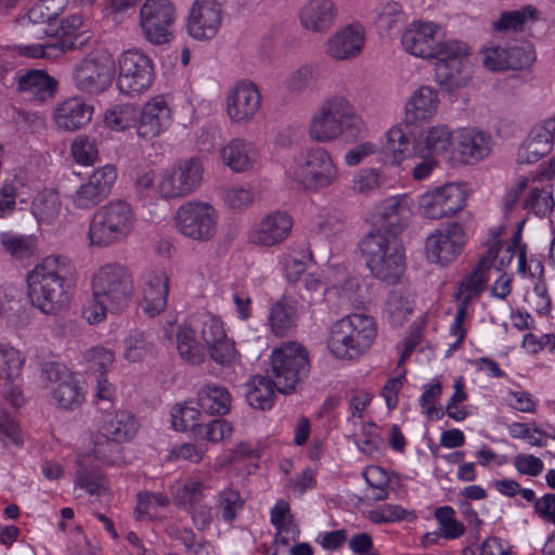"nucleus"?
Returning <instances> with one entry per match:
<instances>
[{
	"mask_svg": "<svg viewBox=\"0 0 555 555\" xmlns=\"http://www.w3.org/2000/svg\"><path fill=\"white\" fill-rule=\"evenodd\" d=\"M27 295L33 307L47 315L64 312L70 302L73 281L66 259L49 256L27 274Z\"/></svg>",
	"mask_w": 555,
	"mask_h": 555,
	"instance_id": "f257e3e1",
	"label": "nucleus"
},
{
	"mask_svg": "<svg viewBox=\"0 0 555 555\" xmlns=\"http://www.w3.org/2000/svg\"><path fill=\"white\" fill-rule=\"evenodd\" d=\"M133 281L129 270L116 262L102 266L92 278V300L82 311L89 324L102 322L107 312L124 310L131 300Z\"/></svg>",
	"mask_w": 555,
	"mask_h": 555,
	"instance_id": "f03ea898",
	"label": "nucleus"
},
{
	"mask_svg": "<svg viewBox=\"0 0 555 555\" xmlns=\"http://www.w3.org/2000/svg\"><path fill=\"white\" fill-rule=\"evenodd\" d=\"M135 214L129 203L113 199L98 208L89 221L87 238L89 245L106 248L125 242L134 231Z\"/></svg>",
	"mask_w": 555,
	"mask_h": 555,
	"instance_id": "7ed1b4c3",
	"label": "nucleus"
},
{
	"mask_svg": "<svg viewBox=\"0 0 555 555\" xmlns=\"http://www.w3.org/2000/svg\"><path fill=\"white\" fill-rule=\"evenodd\" d=\"M371 273L387 284H396L405 270L404 250L396 235L371 231L360 243Z\"/></svg>",
	"mask_w": 555,
	"mask_h": 555,
	"instance_id": "20e7f679",
	"label": "nucleus"
},
{
	"mask_svg": "<svg viewBox=\"0 0 555 555\" xmlns=\"http://www.w3.org/2000/svg\"><path fill=\"white\" fill-rule=\"evenodd\" d=\"M377 328L372 317L353 313L335 322L327 340L330 351L337 359H353L372 346Z\"/></svg>",
	"mask_w": 555,
	"mask_h": 555,
	"instance_id": "39448f33",
	"label": "nucleus"
},
{
	"mask_svg": "<svg viewBox=\"0 0 555 555\" xmlns=\"http://www.w3.org/2000/svg\"><path fill=\"white\" fill-rule=\"evenodd\" d=\"M357 118L353 105L344 96L326 100L313 114L309 134L318 142H330L339 138L354 125Z\"/></svg>",
	"mask_w": 555,
	"mask_h": 555,
	"instance_id": "423d86ee",
	"label": "nucleus"
},
{
	"mask_svg": "<svg viewBox=\"0 0 555 555\" xmlns=\"http://www.w3.org/2000/svg\"><path fill=\"white\" fill-rule=\"evenodd\" d=\"M308 372L309 361L306 349L292 343L272 352L271 370L267 371V374L273 380L278 391L289 393Z\"/></svg>",
	"mask_w": 555,
	"mask_h": 555,
	"instance_id": "0eeeda50",
	"label": "nucleus"
},
{
	"mask_svg": "<svg viewBox=\"0 0 555 555\" xmlns=\"http://www.w3.org/2000/svg\"><path fill=\"white\" fill-rule=\"evenodd\" d=\"M439 51L435 68L438 85L447 91L465 87L472 77L467 46L460 41H444Z\"/></svg>",
	"mask_w": 555,
	"mask_h": 555,
	"instance_id": "6e6552de",
	"label": "nucleus"
},
{
	"mask_svg": "<svg viewBox=\"0 0 555 555\" xmlns=\"http://www.w3.org/2000/svg\"><path fill=\"white\" fill-rule=\"evenodd\" d=\"M294 178L308 190H321L334 184L338 170L323 147L308 150L293 167Z\"/></svg>",
	"mask_w": 555,
	"mask_h": 555,
	"instance_id": "1a4fd4ad",
	"label": "nucleus"
},
{
	"mask_svg": "<svg viewBox=\"0 0 555 555\" xmlns=\"http://www.w3.org/2000/svg\"><path fill=\"white\" fill-rule=\"evenodd\" d=\"M176 17V8L170 0H145L139 14L142 36L153 46L168 43Z\"/></svg>",
	"mask_w": 555,
	"mask_h": 555,
	"instance_id": "9d476101",
	"label": "nucleus"
},
{
	"mask_svg": "<svg viewBox=\"0 0 555 555\" xmlns=\"http://www.w3.org/2000/svg\"><path fill=\"white\" fill-rule=\"evenodd\" d=\"M117 87L121 93L133 96L147 90L154 80L151 57L139 49L125 51L118 60Z\"/></svg>",
	"mask_w": 555,
	"mask_h": 555,
	"instance_id": "9b49d317",
	"label": "nucleus"
},
{
	"mask_svg": "<svg viewBox=\"0 0 555 555\" xmlns=\"http://www.w3.org/2000/svg\"><path fill=\"white\" fill-rule=\"evenodd\" d=\"M178 231L194 241L207 242L217 232L218 212L208 203L188 202L176 212Z\"/></svg>",
	"mask_w": 555,
	"mask_h": 555,
	"instance_id": "f8f14e48",
	"label": "nucleus"
},
{
	"mask_svg": "<svg viewBox=\"0 0 555 555\" xmlns=\"http://www.w3.org/2000/svg\"><path fill=\"white\" fill-rule=\"evenodd\" d=\"M467 193L462 184L447 183L424 193L420 209L425 218L439 220L461 211L466 205Z\"/></svg>",
	"mask_w": 555,
	"mask_h": 555,
	"instance_id": "ddd939ff",
	"label": "nucleus"
},
{
	"mask_svg": "<svg viewBox=\"0 0 555 555\" xmlns=\"http://www.w3.org/2000/svg\"><path fill=\"white\" fill-rule=\"evenodd\" d=\"M466 244V234L459 222L447 223L436 229L426 241L427 258L446 266L452 262Z\"/></svg>",
	"mask_w": 555,
	"mask_h": 555,
	"instance_id": "4468645a",
	"label": "nucleus"
},
{
	"mask_svg": "<svg viewBox=\"0 0 555 555\" xmlns=\"http://www.w3.org/2000/svg\"><path fill=\"white\" fill-rule=\"evenodd\" d=\"M201 339L211 360L216 363L229 366L233 364L238 352L235 343L228 337L222 321L212 314H204L201 318Z\"/></svg>",
	"mask_w": 555,
	"mask_h": 555,
	"instance_id": "2eb2a0df",
	"label": "nucleus"
},
{
	"mask_svg": "<svg viewBox=\"0 0 555 555\" xmlns=\"http://www.w3.org/2000/svg\"><path fill=\"white\" fill-rule=\"evenodd\" d=\"M114 77L113 62L107 57H86L74 68L73 81L83 93L98 94L106 90Z\"/></svg>",
	"mask_w": 555,
	"mask_h": 555,
	"instance_id": "dca6fc26",
	"label": "nucleus"
},
{
	"mask_svg": "<svg viewBox=\"0 0 555 555\" xmlns=\"http://www.w3.org/2000/svg\"><path fill=\"white\" fill-rule=\"evenodd\" d=\"M117 179L114 165H105L94 170L72 195L73 205L78 209L89 210L108 197Z\"/></svg>",
	"mask_w": 555,
	"mask_h": 555,
	"instance_id": "f3484780",
	"label": "nucleus"
},
{
	"mask_svg": "<svg viewBox=\"0 0 555 555\" xmlns=\"http://www.w3.org/2000/svg\"><path fill=\"white\" fill-rule=\"evenodd\" d=\"M203 179V164L197 158H191L166 171L158 184L163 197L176 198L188 196L196 190Z\"/></svg>",
	"mask_w": 555,
	"mask_h": 555,
	"instance_id": "a211bd4d",
	"label": "nucleus"
},
{
	"mask_svg": "<svg viewBox=\"0 0 555 555\" xmlns=\"http://www.w3.org/2000/svg\"><path fill=\"white\" fill-rule=\"evenodd\" d=\"M260 103L258 87L249 80L240 81L228 93V115L235 124H247L255 117Z\"/></svg>",
	"mask_w": 555,
	"mask_h": 555,
	"instance_id": "6ab92c4d",
	"label": "nucleus"
},
{
	"mask_svg": "<svg viewBox=\"0 0 555 555\" xmlns=\"http://www.w3.org/2000/svg\"><path fill=\"white\" fill-rule=\"evenodd\" d=\"M437 27L431 23H412L403 33L401 43L404 50L417 57L437 59L444 42L436 39Z\"/></svg>",
	"mask_w": 555,
	"mask_h": 555,
	"instance_id": "aec40b11",
	"label": "nucleus"
},
{
	"mask_svg": "<svg viewBox=\"0 0 555 555\" xmlns=\"http://www.w3.org/2000/svg\"><path fill=\"white\" fill-rule=\"evenodd\" d=\"M293 228L292 217L284 211H274L266 215L248 233L251 244L259 246H274L283 243L291 234Z\"/></svg>",
	"mask_w": 555,
	"mask_h": 555,
	"instance_id": "412c9836",
	"label": "nucleus"
},
{
	"mask_svg": "<svg viewBox=\"0 0 555 555\" xmlns=\"http://www.w3.org/2000/svg\"><path fill=\"white\" fill-rule=\"evenodd\" d=\"M221 21V7L216 0H195L189 16V34L195 39H211L216 36Z\"/></svg>",
	"mask_w": 555,
	"mask_h": 555,
	"instance_id": "4be33fe9",
	"label": "nucleus"
},
{
	"mask_svg": "<svg viewBox=\"0 0 555 555\" xmlns=\"http://www.w3.org/2000/svg\"><path fill=\"white\" fill-rule=\"evenodd\" d=\"M500 247V242H494L490 246L487 254L480 258L476 269L462 281L461 289L468 291L472 295H478L482 291L483 283L490 279V272L492 270L500 272L512 261L514 251L511 246H507L504 255L498 259Z\"/></svg>",
	"mask_w": 555,
	"mask_h": 555,
	"instance_id": "5701e85b",
	"label": "nucleus"
},
{
	"mask_svg": "<svg viewBox=\"0 0 555 555\" xmlns=\"http://www.w3.org/2000/svg\"><path fill=\"white\" fill-rule=\"evenodd\" d=\"M411 217L412 211L405 197H389L376 207L377 229L375 231L398 237L409 225Z\"/></svg>",
	"mask_w": 555,
	"mask_h": 555,
	"instance_id": "b1692460",
	"label": "nucleus"
},
{
	"mask_svg": "<svg viewBox=\"0 0 555 555\" xmlns=\"http://www.w3.org/2000/svg\"><path fill=\"white\" fill-rule=\"evenodd\" d=\"M139 112L137 132L144 140H151L159 135L171 124L170 108L162 96L153 98Z\"/></svg>",
	"mask_w": 555,
	"mask_h": 555,
	"instance_id": "393cba45",
	"label": "nucleus"
},
{
	"mask_svg": "<svg viewBox=\"0 0 555 555\" xmlns=\"http://www.w3.org/2000/svg\"><path fill=\"white\" fill-rule=\"evenodd\" d=\"M93 111V106L81 98L72 96L57 103L52 115L59 129L77 131L91 121Z\"/></svg>",
	"mask_w": 555,
	"mask_h": 555,
	"instance_id": "a878e982",
	"label": "nucleus"
},
{
	"mask_svg": "<svg viewBox=\"0 0 555 555\" xmlns=\"http://www.w3.org/2000/svg\"><path fill=\"white\" fill-rule=\"evenodd\" d=\"M17 91L29 102L42 104L52 100L57 81L41 69H29L17 77Z\"/></svg>",
	"mask_w": 555,
	"mask_h": 555,
	"instance_id": "bb28decb",
	"label": "nucleus"
},
{
	"mask_svg": "<svg viewBox=\"0 0 555 555\" xmlns=\"http://www.w3.org/2000/svg\"><path fill=\"white\" fill-rule=\"evenodd\" d=\"M492 137L475 128L462 129L457 134L456 151L461 162L477 163L487 158L493 149Z\"/></svg>",
	"mask_w": 555,
	"mask_h": 555,
	"instance_id": "cd10ccee",
	"label": "nucleus"
},
{
	"mask_svg": "<svg viewBox=\"0 0 555 555\" xmlns=\"http://www.w3.org/2000/svg\"><path fill=\"white\" fill-rule=\"evenodd\" d=\"M169 280L163 270H152L144 275L142 309L150 315L159 314L167 306Z\"/></svg>",
	"mask_w": 555,
	"mask_h": 555,
	"instance_id": "c85d7f7f",
	"label": "nucleus"
},
{
	"mask_svg": "<svg viewBox=\"0 0 555 555\" xmlns=\"http://www.w3.org/2000/svg\"><path fill=\"white\" fill-rule=\"evenodd\" d=\"M364 34L360 26L349 25L335 33L326 42V53L336 60L359 55L363 49Z\"/></svg>",
	"mask_w": 555,
	"mask_h": 555,
	"instance_id": "c756f323",
	"label": "nucleus"
},
{
	"mask_svg": "<svg viewBox=\"0 0 555 555\" xmlns=\"http://www.w3.org/2000/svg\"><path fill=\"white\" fill-rule=\"evenodd\" d=\"M454 144L453 133L447 125H435L423 129L416 140L421 155L435 157L447 155Z\"/></svg>",
	"mask_w": 555,
	"mask_h": 555,
	"instance_id": "7c9ffc66",
	"label": "nucleus"
},
{
	"mask_svg": "<svg viewBox=\"0 0 555 555\" xmlns=\"http://www.w3.org/2000/svg\"><path fill=\"white\" fill-rule=\"evenodd\" d=\"M336 14L332 1L310 0L300 11V23L308 30L323 33L334 25Z\"/></svg>",
	"mask_w": 555,
	"mask_h": 555,
	"instance_id": "2f4dec72",
	"label": "nucleus"
},
{
	"mask_svg": "<svg viewBox=\"0 0 555 555\" xmlns=\"http://www.w3.org/2000/svg\"><path fill=\"white\" fill-rule=\"evenodd\" d=\"M437 92L427 86L420 87L405 105L404 121L408 125H416L430 119L438 107Z\"/></svg>",
	"mask_w": 555,
	"mask_h": 555,
	"instance_id": "473e14b6",
	"label": "nucleus"
},
{
	"mask_svg": "<svg viewBox=\"0 0 555 555\" xmlns=\"http://www.w3.org/2000/svg\"><path fill=\"white\" fill-rule=\"evenodd\" d=\"M258 153L255 145L244 139L235 138L221 150V157L234 172H244L253 168Z\"/></svg>",
	"mask_w": 555,
	"mask_h": 555,
	"instance_id": "72a5a7b5",
	"label": "nucleus"
},
{
	"mask_svg": "<svg viewBox=\"0 0 555 555\" xmlns=\"http://www.w3.org/2000/svg\"><path fill=\"white\" fill-rule=\"evenodd\" d=\"M196 404L207 415L222 416L230 412L232 397L224 386L210 383L198 390Z\"/></svg>",
	"mask_w": 555,
	"mask_h": 555,
	"instance_id": "f704fd0d",
	"label": "nucleus"
},
{
	"mask_svg": "<svg viewBox=\"0 0 555 555\" xmlns=\"http://www.w3.org/2000/svg\"><path fill=\"white\" fill-rule=\"evenodd\" d=\"M297 322L296 301L289 297H281L270 310L269 324L276 336L287 335Z\"/></svg>",
	"mask_w": 555,
	"mask_h": 555,
	"instance_id": "c9c22d12",
	"label": "nucleus"
},
{
	"mask_svg": "<svg viewBox=\"0 0 555 555\" xmlns=\"http://www.w3.org/2000/svg\"><path fill=\"white\" fill-rule=\"evenodd\" d=\"M138 423L130 412H117L103 425V431L107 439V447H116L114 442H121L134 436Z\"/></svg>",
	"mask_w": 555,
	"mask_h": 555,
	"instance_id": "e433bc0d",
	"label": "nucleus"
},
{
	"mask_svg": "<svg viewBox=\"0 0 555 555\" xmlns=\"http://www.w3.org/2000/svg\"><path fill=\"white\" fill-rule=\"evenodd\" d=\"M275 390L273 380L269 376L256 375L247 383V402L254 409L269 410L273 405Z\"/></svg>",
	"mask_w": 555,
	"mask_h": 555,
	"instance_id": "4c0bfd02",
	"label": "nucleus"
},
{
	"mask_svg": "<svg viewBox=\"0 0 555 555\" xmlns=\"http://www.w3.org/2000/svg\"><path fill=\"white\" fill-rule=\"evenodd\" d=\"M176 347L179 356L191 364H199L205 360V348L196 339L195 331L190 326H181L176 335Z\"/></svg>",
	"mask_w": 555,
	"mask_h": 555,
	"instance_id": "58836bf2",
	"label": "nucleus"
},
{
	"mask_svg": "<svg viewBox=\"0 0 555 555\" xmlns=\"http://www.w3.org/2000/svg\"><path fill=\"white\" fill-rule=\"evenodd\" d=\"M76 48L72 38L60 39L52 38L44 43H33L18 47L21 54L28 57L56 59L66 51Z\"/></svg>",
	"mask_w": 555,
	"mask_h": 555,
	"instance_id": "ea45409f",
	"label": "nucleus"
},
{
	"mask_svg": "<svg viewBox=\"0 0 555 555\" xmlns=\"http://www.w3.org/2000/svg\"><path fill=\"white\" fill-rule=\"evenodd\" d=\"M245 505V499L241 492L232 486L218 492L216 496L217 515L227 524H232Z\"/></svg>",
	"mask_w": 555,
	"mask_h": 555,
	"instance_id": "a19ab883",
	"label": "nucleus"
},
{
	"mask_svg": "<svg viewBox=\"0 0 555 555\" xmlns=\"http://www.w3.org/2000/svg\"><path fill=\"white\" fill-rule=\"evenodd\" d=\"M31 211L38 222H51L61 211V201L59 194L53 190H44L35 197Z\"/></svg>",
	"mask_w": 555,
	"mask_h": 555,
	"instance_id": "79ce46f5",
	"label": "nucleus"
},
{
	"mask_svg": "<svg viewBox=\"0 0 555 555\" xmlns=\"http://www.w3.org/2000/svg\"><path fill=\"white\" fill-rule=\"evenodd\" d=\"M52 398L59 408L74 410L83 401V392L72 375L69 378L57 384L52 390Z\"/></svg>",
	"mask_w": 555,
	"mask_h": 555,
	"instance_id": "37998d69",
	"label": "nucleus"
},
{
	"mask_svg": "<svg viewBox=\"0 0 555 555\" xmlns=\"http://www.w3.org/2000/svg\"><path fill=\"white\" fill-rule=\"evenodd\" d=\"M410 146V140L399 127H393L387 132L386 142L382 147L385 162L390 165H399L404 153Z\"/></svg>",
	"mask_w": 555,
	"mask_h": 555,
	"instance_id": "c03bdc74",
	"label": "nucleus"
},
{
	"mask_svg": "<svg viewBox=\"0 0 555 555\" xmlns=\"http://www.w3.org/2000/svg\"><path fill=\"white\" fill-rule=\"evenodd\" d=\"M75 485L91 495H100L107 490L106 479L101 472L93 466H83L80 462H78Z\"/></svg>",
	"mask_w": 555,
	"mask_h": 555,
	"instance_id": "a18cd8bd",
	"label": "nucleus"
},
{
	"mask_svg": "<svg viewBox=\"0 0 555 555\" xmlns=\"http://www.w3.org/2000/svg\"><path fill=\"white\" fill-rule=\"evenodd\" d=\"M139 109L132 104H119L107 109L104 122L112 130L121 131L137 122Z\"/></svg>",
	"mask_w": 555,
	"mask_h": 555,
	"instance_id": "49530a36",
	"label": "nucleus"
},
{
	"mask_svg": "<svg viewBox=\"0 0 555 555\" xmlns=\"http://www.w3.org/2000/svg\"><path fill=\"white\" fill-rule=\"evenodd\" d=\"M412 310L411 300L403 289L393 288L389 292L386 312L391 323L400 325L412 313Z\"/></svg>",
	"mask_w": 555,
	"mask_h": 555,
	"instance_id": "de8ad7c7",
	"label": "nucleus"
},
{
	"mask_svg": "<svg viewBox=\"0 0 555 555\" xmlns=\"http://www.w3.org/2000/svg\"><path fill=\"white\" fill-rule=\"evenodd\" d=\"M203 413L199 408L196 409L188 404H177L171 412L172 426L179 431L198 429V434H202L199 418Z\"/></svg>",
	"mask_w": 555,
	"mask_h": 555,
	"instance_id": "09e8293b",
	"label": "nucleus"
},
{
	"mask_svg": "<svg viewBox=\"0 0 555 555\" xmlns=\"http://www.w3.org/2000/svg\"><path fill=\"white\" fill-rule=\"evenodd\" d=\"M507 69H522L535 60V52L529 42H514L505 46Z\"/></svg>",
	"mask_w": 555,
	"mask_h": 555,
	"instance_id": "8fccbe9b",
	"label": "nucleus"
},
{
	"mask_svg": "<svg viewBox=\"0 0 555 555\" xmlns=\"http://www.w3.org/2000/svg\"><path fill=\"white\" fill-rule=\"evenodd\" d=\"M537 13V9L531 5L521 10L504 12L498 21L493 22V28L495 30H521L529 18L534 20Z\"/></svg>",
	"mask_w": 555,
	"mask_h": 555,
	"instance_id": "3c124183",
	"label": "nucleus"
},
{
	"mask_svg": "<svg viewBox=\"0 0 555 555\" xmlns=\"http://www.w3.org/2000/svg\"><path fill=\"white\" fill-rule=\"evenodd\" d=\"M320 77L315 65H302L294 70L286 80V87L291 92L301 93L312 88Z\"/></svg>",
	"mask_w": 555,
	"mask_h": 555,
	"instance_id": "603ef678",
	"label": "nucleus"
},
{
	"mask_svg": "<svg viewBox=\"0 0 555 555\" xmlns=\"http://www.w3.org/2000/svg\"><path fill=\"white\" fill-rule=\"evenodd\" d=\"M0 242L4 250L14 259L29 258L35 250V245L30 237L21 236L13 233H1Z\"/></svg>",
	"mask_w": 555,
	"mask_h": 555,
	"instance_id": "864d4df0",
	"label": "nucleus"
},
{
	"mask_svg": "<svg viewBox=\"0 0 555 555\" xmlns=\"http://www.w3.org/2000/svg\"><path fill=\"white\" fill-rule=\"evenodd\" d=\"M86 372L90 375H105L113 365L114 354L103 347H94L85 353Z\"/></svg>",
	"mask_w": 555,
	"mask_h": 555,
	"instance_id": "5fc2aeb1",
	"label": "nucleus"
},
{
	"mask_svg": "<svg viewBox=\"0 0 555 555\" xmlns=\"http://www.w3.org/2000/svg\"><path fill=\"white\" fill-rule=\"evenodd\" d=\"M507 430L512 438L527 440L530 446L539 448L546 446V438H554L537 426L530 427L527 423H512Z\"/></svg>",
	"mask_w": 555,
	"mask_h": 555,
	"instance_id": "6e6d98bb",
	"label": "nucleus"
},
{
	"mask_svg": "<svg viewBox=\"0 0 555 555\" xmlns=\"http://www.w3.org/2000/svg\"><path fill=\"white\" fill-rule=\"evenodd\" d=\"M209 488L201 480L188 479L177 491L176 500L179 506L192 507L203 503L206 490Z\"/></svg>",
	"mask_w": 555,
	"mask_h": 555,
	"instance_id": "4d7b16f0",
	"label": "nucleus"
},
{
	"mask_svg": "<svg viewBox=\"0 0 555 555\" xmlns=\"http://www.w3.org/2000/svg\"><path fill=\"white\" fill-rule=\"evenodd\" d=\"M436 519L440 525V535L446 539H456L461 537L465 527L455 519V512L451 506L438 507L435 512Z\"/></svg>",
	"mask_w": 555,
	"mask_h": 555,
	"instance_id": "13d9d810",
	"label": "nucleus"
},
{
	"mask_svg": "<svg viewBox=\"0 0 555 555\" xmlns=\"http://www.w3.org/2000/svg\"><path fill=\"white\" fill-rule=\"evenodd\" d=\"M23 362L24 360L16 349L0 346V378L12 380L17 377Z\"/></svg>",
	"mask_w": 555,
	"mask_h": 555,
	"instance_id": "bf43d9fd",
	"label": "nucleus"
},
{
	"mask_svg": "<svg viewBox=\"0 0 555 555\" xmlns=\"http://www.w3.org/2000/svg\"><path fill=\"white\" fill-rule=\"evenodd\" d=\"M405 22V14L400 3L390 1L384 4L377 13L376 24L382 30L389 31Z\"/></svg>",
	"mask_w": 555,
	"mask_h": 555,
	"instance_id": "052dcab7",
	"label": "nucleus"
},
{
	"mask_svg": "<svg viewBox=\"0 0 555 555\" xmlns=\"http://www.w3.org/2000/svg\"><path fill=\"white\" fill-rule=\"evenodd\" d=\"M525 208L541 217L548 215L554 208L552 192L533 186L525 202Z\"/></svg>",
	"mask_w": 555,
	"mask_h": 555,
	"instance_id": "680f3d73",
	"label": "nucleus"
},
{
	"mask_svg": "<svg viewBox=\"0 0 555 555\" xmlns=\"http://www.w3.org/2000/svg\"><path fill=\"white\" fill-rule=\"evenodd\" d=\"M72 154L79 164L92 165L98 159L99 151L94 140L78 137L72 144Z\"/></svg>",
	"mask_w": 555,
	"mask_h": 555,
	"instance_id": "e2e57ef3",
	"label": "nucleus"
},
{
	"mask_svg": "<svg viewBox=\"0 0 555 555\" xmlns=\"http://www.w3.org/2000/svg\"><path fill=\"white\" fill-rule=\"evenodd\" d=\"M224 204L234 211H242L254 202V192L250 189L233 186L223 193Z\"/></svg>",
	"mask_w": 555,
	"mask_h": 555,
	"instance_id": "0e129e2a",
	"label": "nucleus"
},
{
	"mask_svg": "<svg viewBox=\"0 0 555 555\" xmlns=\"http://www.w3.org/2000/svg\"><path fill=\"white\" fill-rule=\"evenodd\" d=\"M552 147L546 145V143L542 144L540 141H534L533 139L527 138L526 141L521 144L517 153V163L518 164H532L538 162L541 157L546 155Z\"/></svg>",
	"mask_w": 555,
	"mask_h": 555,
	"instance_id": "69168bd1",
	"label": "nucleus"
},
{
	"mask_svg": "<svg viewBox=\"0 0 555 555\" xmlns=\"http://www.w3.org/2000/svg\"><path fill=\"white\" fill-rule=\"evenodd\" d=\"M382 184L379 172L376 169L361 170L352 181V190L359 194L367 195Z\"/></svg>",
	"mask_w": 555,
	"mask_h": 555,
	"instance_id": "338daca9",
	"label": "nucleus"
},
{
	"mask_svg": "<svg viewBox=\"0 0 555 555\" xmlns=\"http://www.w3.org/2000/svg\"><path fill=\"white\" fill-rule=\"evenodd\" d=\"M72 372L62 363L46 361L41 363L40 378L47 386L60 384L72 376Z\"/></svg>",
	"mask_w": 555,
	"mask_h": 555,
	"instance_id": "774afa93",
	"label": "nucleus"
}]
</instances>
